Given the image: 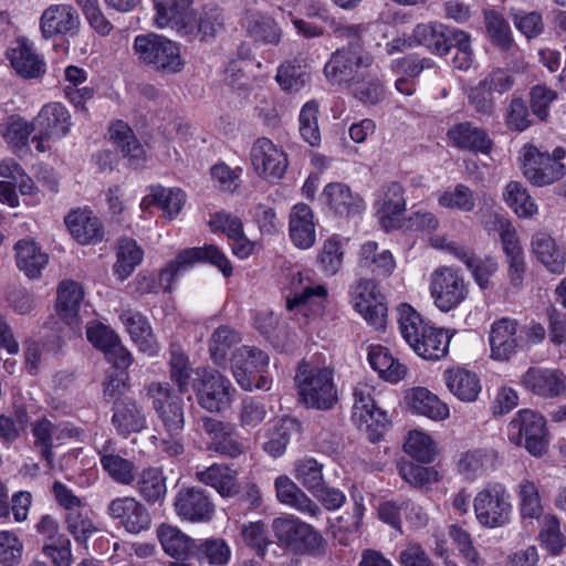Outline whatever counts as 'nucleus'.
Here are the masks:
<instances>
[{"instance_id": "11", "label": "nucleus", "mask_w": 566, "mask_h": 566, "mask_svg": "<svg viewBox=\"0 0 566 566\" xmlns=\"http://www.w3.org/2000/svg\"><path fill=\"white\" fill-rule=\"evenodd\" d=\"M430 294L433 304L441 312L448 313L465 301L469 283L459 269L440 266L430 275Z\"/></svg>"}, {"instance_id": "27", "label": "nucleus", "mask_w": 566, "mask_h": 566, "mask_svg": "<svg viewBox=\"0 0 566 566\" xmlns=\"http://www.w3.org/2000/svg\"><path fill=\"white\" fill-rule=\"evenodd\" d=\"M327 290L323 284H315L307 273L297 271L291 274L290 293L286 295V308L294 311L323 301Z\"/></svg>"}, {"instance_id": "50", "label": "nucleus", "mask_w": 566, "mask_h": 566, "mask_svg": "<svg viewBox=\"0 0 566 566\" xmlns=\"http://www.w3.org/2000/svg\"><path fill=\"white\" fill-rule=\"evenodd\" d=\"M33 133L36 134L34 119L32 122H28L20 116H13L10 117L3 136L13 151L21 156L27 155L30 151L29 143L30 139L32 140L31 135Z\"/></svg>"}, {"instance_id": "14", "label": "nucleus", "mask_w": 566, "mask_h": 566, "mask_svg": "<svg viewBox=\"0 0 566 566\" xmlns=\"http://www.w3.org/2000/svg\"><path fill=\"white\" fill-rule=\"evenodd\" d=\"M193 378L192 390L198 405L209 412H220L232 401L231 381L218 370L199 371Z\"/></svg>"}, {"instance_id": "43", "label": "nucleus", "mask_w": 566, "mask_h": 566, "mask_svg": "<svg viewBox=\"0 0 566 566\" xmlns=\"http://www.w3.org/2000/svg\"><path fill=\"white\" fill-rule=\"evenodd\" d=\"M497 453L493 449L478 448L463 452L458 461V471L468 480H474L494 469Z\"/></svg>"}, {"instance_id": "41", "label": "nucleus", "mask_w": 566, "mask_h": 566, "mask_svg": "<svg viewBox=\"0 0 566 566\" xmlns=\"http://www.w3.org/2000/svg\"><path fill=\"white\" fill-rule=\"evenodd\" d=\"M17 266L29 279H36L49 262V255L33 241L21 239L14 244Z\"/></svg>"}, {"instance_id": "31", "label": "nucleus", "mask_w": 566, "mask_h": 566, "mask_svg": "<svg viewBox=\"0 0 566 566\" xmlns=\"http://www.w3.org/2000/svg\"><path fill=\"white\" fill-rule=\"evenodd\" d=\"M290 238L295 247L308 249L316 240L314 213L306 203L292 207L289 220Z\"/></svg>"}, {"instance_id": "2", "label": "nucleus", "mask_w": 566, "mask_h": 566, "mask_svg": "<svg viewBox=\"0 0 566 566\" xmlns=\"http://www.w3.org/2000/svg\"><path fill=\"white\" fill-rule=\"evenodd\" d=\"M398 313L400 333L420 357L439 360L448 354L451 339L448 331L424 323L420 314L408 304H401Z\"/></svg>"}, {"instance_id": "5", "label": "nucleus", "mask_w": 566, "mask_h": 566, "mask_svg": "<svg viewBox=\"0 0 566 566\" xmlns=\"http://www.w3.org/2000/svg\"><path fill=\"white\" fill-rule=\"evenodd\" d=\"M272 531L281 546L296 554L314 557L325 554L327 542L321 533L293 515L275 517Z\"/></svg>"}, {"instance_id": "53", "label": "nucleus", "mask_w": 566, "mask_h": 566, "mask_svg": "<svg viewBox=\"0 0 566 566\" xmlns=\"http://www.w3.org/2000/svg\"><path fill=\"white\" fill-rule=\"evenodd\" d=\"M412 410L432 420H444L449 417V408L438 396L426 388H415L411 397Z\"/></svg>"}, {"instance_id": "1", "label": "nucleus", "mask_w": 566, "mask_h": 566, "mask_svg": "<svg viewBox=\"0 0 566 566\" xmlns=\"http://www.w3.org/2000/svg\"><path fill=\"white\" fill-rule=\"evenodd\" d=\"M192 0H174L169 7H160L159 15H155V25L159 29L170 27L179 34L200 41L213 39L223 29L224 18L219 8H202L195 12Z\"/></svg>"}, {"instance_id": "48", "label": "nucleus", "mask_w": 566, "mask_h": 566, "mask_svg": "<svg viewBox=\"0 0 566 566\" xmlns=\"http://www.w3.org/2000/svg\"><path fill=\"white\" fill-rule=\"evenodd\" d=\"M358 265L376 276H389L396 262L389 250L378 251V244L368 241L360 247Z\"/></svg>"}, {"instance_id": "4", "label": "nucleus", "mask_w": 566, "mask_h": 566, "mask_svg": "<svg viewBox=\"0 0 566 566\" xmlns=\"http://www.w3.org/2000/svg\"><path fill=\"white\" fill-rule=\"evenodd\" d=\"M133 50L140 63L158 73L172 75L185 67L180 45L164 35L139 34L134 40Z\"/></svg>"}, {"instance_id": "32", "label": "nucleus", "mask_w": 566, "mask_h": 566, "mask_svg": "<svg viewBox=\"0 0 566 566\" xmlns=\"http://www.w3.org/2000/svg\"><path fill=\"white\" fill-rule=\"evenodd\" d=\"M447 136L457 148L473 153L489 154L493 146L486 132L470 122L453 125Z\"/></svg>"}, {"instance_id": "26", "label": "nucleus", "mask_w": 566, "mask_h": 566, "mask_svg": "<svg viewBox=\"0 0 566 566\" xmlns=\"http://www.w3.org/2000/svg\"><path fill=\"white\" fill-rule=\"evenodd\" d=\"M516 332L517 322L507 317L497 319L491 325L489 343L492 359L507 361L516 354L520 347Z\"/></svg>"}, {"instance_id": "30", "label": "nucleus", "mask_w": 566, "mask_h": 566, "mask_svg": "<svg viewBox=\"0 0 566 566\" xmlns=\"http://www.w3.org/2000/svg\"><path fill=\"white\" fill-rule=\"evenodd\" d=\"M64 222L72 237L81 244H94L104 238L103 224L92 211H72L65 217Z\"/></svg>"}, {"instance_id": "22", "label": "nucleus", "mask_w": 566, "mask_h": 566, "mask_svg": "<svg viewBox=\"0 0 566 566\" xmlns=\"http://www.w3.org/2000/svg\"><path fill=\"white\" fill-rule=\"evenodd\" d=\"M86 336L94 347L104 353L105 359L115 369H127L132 365V354L122 345L118 335L108 326L103 324L87 326Z\"/></svg>"}, {"instance_id": "46", "label": "nucleus", "mask_w": 566, "mask_h": 566, "mask_svg": "<svg viewBox=\"0 0 566 566\" xmlns=\"http://www.w3.org/2000/svg\"><path fill=\"white\" fill-rule=\"evenodd\" d=\"M368 361L380 378L390 382H398L407 371L406 366L399 363L387 347L381 345L369 346Z\"/></svg>"}, {"instance_id": "59", "label": "nucleus", "mask_w": 566, "mask_h": 566, "mask_svg": "<svg viewBox=\"0 0 566 566\" xmlns=\"http://www.w3.org/2000/svg\"><path fill=\"white\" fill-rule=\"evenodd\" d=\"M521 514L524 518H537L543 512L537 484L528 479H523L517 485Z\"/></svg>"}, {"instance_id": "63", "label": "nucleus", "mask_w": 566, "mask_h": 566, "mask_svg": "<svg viewBox=\"0 0 566 566\" xmlns=\"http://www.w3.org/2000/svg\"><path fill=\"white\" fill-rule=\"evenodd\" d=\"M241 340L240 334L229 326L218 327L210 338V356L216 364L226 360L228 350Z\"/></svg>"}, {"instance_id": "38", "label": "nucleus", "mask_w": 566, "mask_h": 566, "mask_svg": "<svg viewBox=\"0 0 566 566\" xmlns=\"http://www.w3.org/2000/svg\"><path fill=\"white\" fill-rule=\"evenodd\" d=\"M248 35L256 43L265 45H279L283 31L274 18L266 13L255 12L249 14L244 21Z\"/></svg>"}, {"instance_id": "61", "label": "nucleus", "mask_w": 566, "mask_h": 566, "mask_svg": "<svg viewBox=\"0 0 566 566\" xmlns=\"http://www.w3.org/2000/svg\"><path fill=\"white\" fill-rule=\"evenodd\" d=\"M486 32L492 42L503 51H507L513 43L507 21L495 11L484 12Z\"/></svg>"}, {"instance_id": "49", "label": "nucleus", "mask_w": 566, "mask_h": 566, "mask_svg": "<svg viewBox=\"0 0 566 566\" xmlns=\"http://www.w3.org/2000/svg\"><path fill=\"white\" fill-rule=\"evenodd\" d=\"M446 384L449 390L462 401H474L481 391L478 376L463 368L448 370Z\"/></svg>"}, {"instance_id": "36", "label": "nucleus", "mask_w": 566, "mask_h": 566, "mask_svg": "<svg viewBox=\"0 0 566 566\" xmlns=\"http://www.w3.org/2000/svg\"><path fill=\"white\" fill-rule=\"evenodd\" d=\"M108 134L111 140L120 148L123 156L128 159L130 166L134 168L143 166L146 160L145 149L128 124L116 120L109 126Z\"/></svg>"}, {"instance_id": "34", "label": "nucleus", "mask_w": 566, "mask_h": 566, "mask_svg": "<svg viewBox=\"0 0 566 566\" xmlns=\"http://www.w3.org/2000/svg\"><path fill=\"white\" fill-rule=\"evenodd\" d=\"M274 486L280 503L311 517H317L322 513L321 507L287 475H279L275 479Z\"/></svg>"}, {"instance_id": "15", "label": "nucleus", "mask_w": 566, "mask_h": 566, "mask_svg": "<svg viewBox=\"0 0 566 566\" xmlns=\"http://www.w3.org/2000/svg\"><path fill=\"white\" fill-rule=\"evenodd\" d=\"M36 134L32 135L38 153H44L46 142L65 137L72 126L71 114L61 103L45 104L33 118Z\"/></svg>"}, {"instance_id": "39", "label": "nucleus", "mask_w": 566, "mask_h": 566, "mask_svg": "<svg viewBox=\"0 0 566 566\" xmlns=\"http://www.w3.org/2000/svg\"><path fill=\"white\" fill-rule=\"evenodd\" d=\"M9 59L15 72L24 78H38L45 73V62L25 40H19L11 48Z\"/></svg>"}, {"instance_id": "20", "label": "nucleus", "mask_w": 566, "mask_h": 566, "mask_svg": "<svg viewBox=\"0 0 566 566\" xmlns=\"http://www.w3.org/2000/svg\"><path fill=\"white\" fill-rule=\"evenodd\" d=\"M269 365V356L261 349L251 346L237 348L231 357V369L238 385L244 390L253 389V379L264 373Z\"/></svg>"}, {"instance_id": "35", "label": "nucleus", "mask_w": 566, "mask_h": 566, "mask_svg": "<svg viewBox=\"0 0 566 566\" xmlns=\"http://www.w3.org/2000/svg\"><path fill=\"white\" fill-rule=\"evenodd\" d=\"M169 375L171 381L178 387L179 394H186L192 388L195 377H199V371H206L202 368H192L189 358L178 343H171L169 346Z\"/></svg>"}, {"instance_id": "8", "label": "nucleus", "mask_w": 566, "mask_h": 566, "mask_svg": "<svg viewBox=\"0 0 566 566\" xmlns=\"http://www.w3.org/2000/svg\"><path fill=\"white\" fill-rule=\"evenodd\" d=\"M566 151L556 147L552 154L542 151L533 145L523 147V175L536 187L549 186L565 176L562 160Z\"/></svg>"}, {"instance_id": "16", "label": "nucleus", "mask_w": 566, "mask_h": 566, "mask_svg": "<svg viewBox=\"0 0 566 566\" xmlns=\"http://www.w3.org/2000/svg\"><path fill=\"white\" fill-rule=\"evenodd\" d=\"M349 294L354 308L370 326L376 329H382L386 326L387 306L374 280H358L350 286Z\"/></svg>"}, {"instance_id": "55", "label": "nucleus", "mask_w": 566, "mask_h": 566, "mask_svg": "<svg viewBox=\"0 0 566 566\" xmlns=\"http://www.w3.org/2000/svg\"><path fill=\"white\" fill-rule=\"evenodd\" d=\"M403 511L406 514L413 513L417 518L418 525L426 524V516L421 511V507L415 505L411 501H402L397 503L396 501H387L379 506L378 514L379 518L389 524L391 527L399 530L401 525L400 512Z\"/></svg>"}, {"instance_id": "52", "label": "nucleus", "mask_w": 566, "mask_h": 566, "mask_svg": "<svg viewBox=\"0 0 566 566\" xmlns=\"http://www.w3.org/2000/svg\"><path fill=\"white\" fill-rule=\"evenodd\" d=\"M296 429L297 422L294 419H280L268 430L263 450L273 458L281 457L285 452L291 441L292 433Z\"/></svg>"}, {"instance_id": "40", "label": "nucleus", "mask_w": 566, "mask_h": 566, "mask_svg": "<svg viewBox=\"0 0 566 566\" xmlns=\"http://www.w3.org/2000/svg\"><path fill=\"white\" fill-rule=\"evenodd\" d=\"M84 292L81 285L74 281L61 282L57 290L56 311L59 316L72 328L78 327V308Z\"/></svg>"}, {"instance_id": "23", "label": "nucleus", "mask_w": 566, "mask_h": 566, "mask_svg": "<svg viewBox=\"0 0 566 566\" xmlns=\"http://www.w3.org/2000/svg\"><path fill=\"white\" fill-rule=\"evenodd\" d=\"M80 15L74 7L66 3L51 4L40 18V30L44 39L57 35H75L80 29Z\"/></svg>"}, {"instance_id": "24", "label": "nucleus", "mask_w": 566, "mask_h": 566, "mask_svg": "<svg viewBox=\"0 0 566 566\" xmlns=\"http://www.w3.org/2000/svg\"><path fill=\"white\" fill-rule=\"evenodd\" d=\"M379 222L386 231L402 227L401 216L406 210L403 187L396 181L384 186L376 200Z\"/></svg>"}, {"instance_id": "57", "label": "nucleus", "mask_w": 566, "mask_h": 566, "mask_svg": "<svg viewBox=\"0 0 566 566\" xmlns=\"http://www.w3.org/2000/svg\"><path fill=\"white\" fill-rule=\"evenodd\" d=\"M53 422L42 418L32 423L31 432L34 447L40 451L41 458L46 461L49 469L53 468V447L55 438L53 436Z\"/></svg>"}, {"instance_id": "54", "label": "nucleus", "mask_w": 566, "mask_h": 566, "mask_svg": "<svg viewBox=\"0 0 566 566\" xmlns=\"http://www.w3.org/2000/svg\"><path fill=\"white\" fill-rule=\"evenodd\" d=\"M507 206L522 218H531L537 212V206L527 189L520 181H510L503 193Z\"/></svg>"}, {"instance_id": "3", "label": "nucleus", "mask_w": 566, "mask_h": 566, "mask_svg": "<svg viewBox=\"0 0 566 566\" xmlns=\"http://www.w3.org/2000/svg\"><path fill=\"white\" fill-rule=\"evenodd\" d=\"M373 62V56L360 43H348L332 53L324 74L332 85L352 87L366 80Z\"/></svg>"}, {"instance_id": "44", "label": "nucleus", "mask_w": 566, "mask_h": 566, "mask_svg": "<svg viewBox=\"0 0 566 566\" xmlns=\"http://www.w3.org/2000/svg\"><path fill=\"white\" fill-rule=\"evenodd\" d=\"M532 252L537 260L552 273L560 274L564 271L566 258L556 247L555 240L544 231L533 234L531 241Z\"/></svg>"}, {"instance_id": "60", "label": "nucleus", "mask_w": 566, "mask_h": 566, "mask_svg": "<svg viewBox=\"0 0 566 566\" xmlns=\"http://www.w3.org/2000/svg\"><path fill=\"white\" fill-rule=\"evenodd\" d=\"M317 259L321 270L326 275H335L342 268L344 259L343 244L339 237L333 235L325 240Z\"/></svg>"}, {"instance_id": "18", "label": "nucleus", "mask_w": 566, "mask_h": 566, "mask_svg": "<svg viewBox=\"0 0 566 566\" xmlns=\"http://www.w3.org/2000/svg\"><path fill=\"white\" fill-rule=\"evenodd\" d=\"M250 158L256 175L271 182L282 179L289 165L285 153L265 137L253 143Z\"/></svg>"}, {"instance_id": "56", "label": "nucleus", "mask_w": 566, "mask_h": 566, "mask_svg": "<svg viewBox=\"0 0 566 566\" xmlns=\"http://www.w3.org/2000/svg\"><path fill=\"white\" fill-rule=\"evenodd\" d=\"M318 103L315 99L306 102L300 112V134L312 147L321 145L322 136L318 127Z\"/></svg>"}, {"instance_id": "10", "label": "nucleus", "mask_w": 566, "mask_h": 566, "mask_svg": "<svg viewBox=\"0 0 566 566\" xmlns=\"http://www.w3.org/2000/svg\"><path fill=\"white\" fill-rule=\"evenodd\" d=\"M145 389L165 432L181 434L185 428V403L181 394H177L166 381H153Z\"/></svg>"}, {"instance_id": "51", "label": "nucleus", "mask_w": 566, "mask_h": 566, "mask_svg": "<svg viewBox=\"0 0 566 566\" xmlns=\"http://www.w3.org/2000/svg\"><path fill=\"white\" fill-rule=\"evenodd\" d=\"M144 251L137 242L130 238H123L118 241L117 261L114 265V274L120 281L126 280L143 261Z\"/></svg>"}, {"instance_id": "19", "label": "nucleus", "mask_w": 566, "mask_h": 566, "mask_svg": "<svg viewBox=\"0 0 566 566\" xmlns=\"http://www.w3.org/2000/svg\"><path fill=\"white\" fill-rule=\"evenodd\" d=\"M107 515L130 534L149 530L151 516L148 509L134 496L113 499L107 507Z\"/></svg>"}, {"instance_id": "58", "label": "nucleus", "mask_w": 566, "mask_h": 566, "mask_svg": "<svg viewBox=\"0 0 566 566\" xmlns=\"http://www.w3.org/2000/svg\"><path fill=\"white\" fill-rule=\"evenodd\" d=\"M295 479L310 492H317L325 483L323 464L314 458L305 457L295 462Z\"/></svg>"}, {"instance_id": "42", "label": "nucleus", "mask_w": 566, "mask_h": 566, "mask_svg": "<svg viewBox=\"0 0 566 566\" xmlns=\"http://www.w3.org/2000/svg\"><path fill=\"white\" fill-rule=\"evenodd\" d=\"M158 538L165 553L176 559H187L196 554L195 539L176 526L160 525Z\"/></svg>"}, {"instance_id": "47", "label": "nucleus", "mask_w": 566, "mask_h": 566, "mask_svg": "<svg viewBox=\"0 0 566 566\" xmlns=\"http://www.w3.org/2000/svg\"><path fill=\"white\" fill-rule=\"evenodd\" d=\"M136 481V489L143 500L150 504L161 505L167 494L166 476L158 468H146L139 473Z\"/></svg>"}, {"instance_id": "21", "label": "nucleus", "mask_w": 566, "mask_h": 566, "mask_svg": "<svg viewBox=\"0 0 566 566\" xmlns=\"http://www.w3.org/2000/svg\"><path fill=\"white\" fill-rule=\"evenodd\" d=\"M95 450L99 457L102 469L114 482L120 485H132L135 482V463L120 454L112 438H106L101 442L96 441Z\"/></svg>"}, {"instance_id": "17", "label": "nucleus", "mask_w": 566, "mask_h": 566, "mask_svg": "<svg viewBox=\"0 0 566 566\" xmlns=\"http://www.w3.org/2000/svg\"><path fill=\"white\" fill-rule=\"evenodd\" d=\"M174 507L180 520L189 523H208L216 514L209 492L201 488H182L176 494Z\"/></svg>"}, {"instance_id": "28", "label": "nucleus", "mask_w": 566, "mask_h": 566, "mask_svg": "<svg viewBox=\"0 0 566 566\" xmlns=\"http://www.w3.org/2000/svg\"><path fill=\"white\" fill-rule=\"evenodd\" d=\"M112 423L116 432L127 438L147 428L146 415L132 398L118 399L113 406Z\"/></svg>"}, {"instance_id": "37", "label": "nucleus", "mask_w": 566, "mask_h": 566, "mask_svg": "<svg viewBox=\"0 0 566 566\" xmlns=\"http://www.w3.org/2000/svg\"><path fill=\"white\" fill-rule=\"evenodd\" d=\"M196 479L216 491L222 497H231L239 493L237 471L223 464L213 463L210 467L196 471Z\"/></svg>"}, {"instance_id": "7", "label": "nucleus", "mask_w": 566, "mask_h": 566, "mask_svg": "<svg viewBox=\"0 0 566 566\" xmlns=\"http://www.w3.org/2000/svg\"><path fill=\"white\" fill-rule=\"evenodd\" d=\"M200 262H208L217 266L227 277L232 274V266L229 259L218 247L210 244L201 248L184 249L177 254L176 259L168 262L159 273V282L165 292H171L174 283L195 264Z\"/></svg>"}, {"instance_id": "25", "label": "nucleus", "mask_w": 566, "mask_h": 566, "mask_svg": "<svg viewBox=\"0 0 566 566\" xmlns=\"http://www.w3.org/2000/svg\"><path fill=\"white\" fill-rule=\"evenodd\" d=\"M527 390L543 398L566 394V375L558 369L531 367L522 377Z\"/></svg>"}, {"instance_id": "64", "label": "nucleus", "mask_w": 566, "mask_h": 566, "mask_svg": "<svg viewBox=\"0 0 566 566\" xmlns=\"http://www.w3.org/2000/svg\"><path fill=\"white\" fill-rule=\"evenodd\" d=\"M438 203L443 208L471 212L475 208V197L468 186L458 184L453 190L441 192Z\"/></svg>"}, {"instance_id": "6", "label": "nucleus", "mask_w": 566, "mask_h": 566, "mask_svg": "<svg viewBox=\"0 0 566 566\" xmlns=\"http://www.w3.org/2000/svg\"><path fill=\"white\" fill-rule=\"evenodd\" d=\"M295 382L300 398L307 407L328 410L337 401L333 370L327 367H311L302 363L295 375Z\"/></svg>"}, {"instance_id": "9", "label": "nucleus", "mask_w": 566, "mask_h": 566, "mask_svg": "<svg viewBox=\"0 0 566 566\" xmlns=\"http://www.w3.org/2000/svg\"><path fill=\"white\" fill-rule=\"evenodd\" d=\"M473 507L475 517L482 526L502 527L511 517V495L504 484L490 482L475 495Z\"/></svg>"}, {"instance_id": "62", "label": "nucleus", "mask_w": 566, "mask_h": 566, "mask_svg": "<svg viewBox=\"0 0 566 566\" xmlns=\"http://www.w3.org/2000/svg\"><path fill=\"white\" fill-rule=\"evenodd\" d=\"M195 556L201 560L207 559L210 565L224 566L231 557V549L224 539L207 538L197 544Z\"/></svg>"}, {"instance_id": "45", "label": "nucleus", "mask_w": 566, "mask_h": 566, "mask_svg": "<svg viewBox=\"0 0 566 566\" xmlns=\"http://www.w3.org/2000/svg\"><path fill=\"white\" fill-rule=\"evenodd\" d=\"M119 318L140 350L149 354L157 352V345L146 316L139 312L125 310L120 313Z\"/></svg>"}, {"instance_id": "12", "label": "nucleus", "mask_w": 566, "mask_h": 566, "mask_svg": "<svg viewBox=\"0 0 566 566\" xmlns=\"http://www.w3.org/2000/svg\"><path fill=\"white\" fill-rule=\"evenodd\" d=\"M375 389L367 384L354 388L353 420L360 430L368 433L371 442H377L389 424L386 410L379 408L374 398Z\"/></svg>"}, {"instance_id": "13", "label": "nucleus", "mask_w": 566, "mask_h": 566, "mask_svg": "<svg viewBox=\"0 0 566 566\" xmlns=\"http://www.w3.org/2000/svg\"><path fill=\"white\" fill-rule=\"evenodd\" d=\"M507 433L511 442L523 446L535 457H539L546 451L545 419L532 410H520L510 422Z\"/></svg>"}, {"instance_id": "29", "label": "nucleus", "mask_w": 566, "mask_h": 566, "mask_svg": "<svg viewBox=\"0 0 566 566\" xmlns=\"http://www.w3.org/2000/svg\"><path fill=\"white\" fill-rule=\"evenodd\" d=\"M458 31L459 29L442 23H419L415 27L412 36L418 44L440 55H447Z\"/></svg>"}, {"instance_id": "33", "label": "nucleus", "mask_w": 566, "mask_h": 566, "mask_svg": "<svg viewBox=\"0 0 566 566\" xmlns=\"http://www.w3.org/2000/svg\"><path fill=\"white\" fill-rule=\"evenodd\" d=\"M322 198L324 202L339 217H352L364 209V201L354 195L350 188L342 182H331L325 186Z\"/></svg>"}]
</instances>
